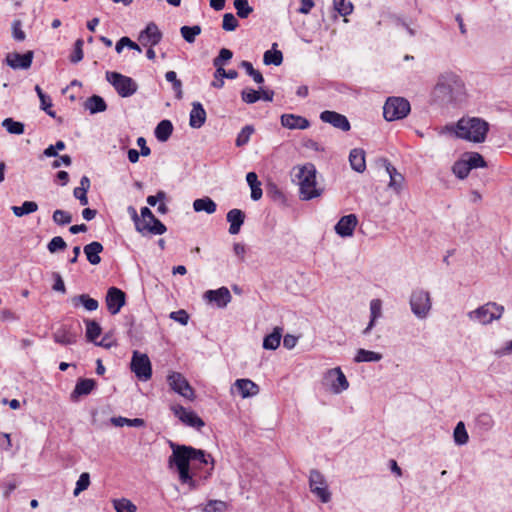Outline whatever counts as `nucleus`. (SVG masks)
Masks as SVG:
<instances>
[{
    "instance_id": "nucleus-1",
    "label": "nucleus",
    "mask_w": 512,
    "mask_h": 512,
    "mask_svg": "<svg viewBox=\"0 0 512 512\" xmlns=\"http://www.w3.org/2000/svg\"><path fill=\"white\" fill-rule=\"evenodd\" d=\"M448 131L455 132L456 136L475 143L485 140L489 130V124L480 118H462L455 126H446Z\"/></svg>"
},
{
    "instance_id": "nucleus-2",
    "label": "nucleus",
    "mask_w": 512,
    "mask_h": 512,
    "mask_svg": "<svg viewBox=\"0 0 512 512\" xmlns=\"http://www.w3.org/2000/svg\"><path fill=\"white\" fill-rule=\"evenodd\" d=\"M465 91V86L461 78L452 73L442 74L435 86V94L442 102L451 103L459 100Z\"/></svg>"
},
{
    "instance_id": "nucleus-3",
    "label": "nucleus",
    "mask_w": 512,
    "mask_h": 512,
    "mask_svg": "<svg viewBox=\"0 0 512 512\" xmlns=\"http://www.w3.org/2000/svg\"><path fill=\"white\" fill-rule=\"evenodd\" d=\"M316 173V168L312 163L298 168L295 178L298 180L301 200L308 201L322 194L323 190L317 187Z\"/></svg>"
},
{
    "instance_id": "nucleus-4",
    "label": "nucleus",
    "mask_w": 512,
    "mask_h": 512,
    "mask_svg": "<svg viewBox=\"0 0 512 512\" xmlns=\"http://www.w3.org/2000/svg\"><path fill=\"white\" fill-rule=\"evenodd\" d=\"M105 77L122 98L131 97L138 90V84L133 78L119 72L107 71Z\"/></svg>"
},
{
    "instance_id": "nucleus-5",
    "label": "nucleus",
    "mask_w": 512,
    "mask_h": 512,
    "mask_svg": "<svg viewBox=\"0 0 512 512\" xmlns=\"http://www.w3.org/2000/svg\"><path fill=\"white\" fill-rule=\"evenodd\" d=\"M504 312V307L495 302H488L477 309L470 311L467 316L472 321H477L480 324L487 325L494 320L501 318Z\"/></svg>"
},
{
    "instance_id": "nucleus-6",
    "label": "nucleus",
    "mask_w": 512,
    "mask_h": 512,
    "mask_svg": "<svg viewBox=\"0 0 512 512\" xmlns=\"http://www.w3.org/2000/svg\"><path fill=\"white\" fill-rule=\"evenodd\" d=\"M411 110L408 100L403 97H389L383 106L385 120L391 122L405 118Z\"/></svg>"
},
{
    "instance_id": "nucleus-7",
    "label": "nucleus",
    "mask_w": 512,
    "mask_h": 512,
    "mask_svg": "<svg viewBox=\"0 0 512 512\" xmlns=\"http://www.w3.org/2000/svg\"><path fill=\"white\" fill-rule=\"evenodd\" d=\"M172 454L169 457V466L175 465L177 469L179 468H189L190 462L193 457L192 454H199L202 456L201 449H195L191 446L185 445H177L171 443Z\"/></svg>"
},
{
    "instance_id": "nucleus-8",
    "label": "nucleus",
    "mask_w": 512,
    "mask_h": 512,
    "mask_svg": "<svg viewBox=\"0 0 512 512\" xmlns=\"http://www.w3.org/2000/svg\"><path fill=\"white\" fill-rule=\"evenodd\" d=\"M410 306L413 314L419 318L424 319L428 316L431 307V297L428 291L423 289H416L412 292L410 297Z\"/></svg>"
},
{
    "instance_id": "nucleus-9",
    "label": "nucleus",
    "mask_w": 512,
    "mask_h": 512,
    "mask_svg": "<svg viewBox=\"0 0 512 512\" xmlns=\"http://www.w3.org/2000/svg\"><path fill=\"white\" fill-rule=\"evenodd\" d=\"M310 491L318 497L321 502L327 503L331 500V493L324 475L317 469L310 470L309 473Z\"/></svg>"
},
{
    "instance_id": "nucleus-10",
    "label": "nucleus",
    "mask_w": 512,
    "mask_h": 512,
    "mask_svg": "<svg viewBox=\"0 0 512 512\" xmlns=\"http://www.w3.org/2000/svg\"><path fill=\"white\" fill-rule=\"evenodd\" d=\"M167 382L171 390H173L175 393L190 401L195 399L194 389L181 373L171 372L167 376Z\"/></svg>"
},
{
    "instance_id": "nucleus-11",
    "label": "nucleus",
    "mask_w": 512,
    "mask_h": 512,
    "mask_svg": "<svg viewBox=\"0 0 512 512\" xmlns=\"http://www.w3.org/2000/svg\"><path fill=\"white\" fill-rule=\"evenodd\" d=\"M131 370L141 381H147L152 377V366L149 357L138 351H134L131 359Z\"/></svg>"
},
{
    "instance_id": "nucleus-12",
    "label": "nucleus",
    "mask_w": 512,
    "mask_h": 512,
    "mask_svg": "<svg viewBox=\"0 0 512 512\" xmlns=\"http://www.w3.org/2000/svg\"><path fill=\"white\" fill-rule=\"evenodd\" d=\"M171 410L187 426L200 430L205 425L204 421L195 412L189 411L181 405H173Z\"/></svg>"
},
{
    "instance_id": "nucleus-13",
    "label": "nucleus",
    "mask_w": 512,
    "mask_h": 512,
    "mask_svg": "<svg viewBox=\"0 0 512 512\" xmlns=\"http://www.w3.org/2000/svg\"><path fill=\"white\" fill-rule=\"evenodd\" d=\"M125 293L116 287H110L106 294V305L108 311L115 315L119 313L120 309L125 305Z\"/></svg>"
},
{
    "instance_id": "nucleus-14",
    "label": "nucleus",
    "mask_w": 512,
    "mask_h": 512,
    "mask_svg": "<svg viewBox=\"0 0 512 512\" xmlns=\"http://www.w3.org/2000/svg\"><path fill=\"white\" fill-rule=\"evenodd\" d=\"M33 57V51H27L24 54L13 52L7 54L5 62L12 69H28L31 67Z\"/></svg>"
},
{
    "instance_id": "nucleus-15",
    "label": "nucleus",
    "mask_w": 512,
    "mask_h": 512,
    "mask_svg": "<svg viewBox=\"0 0 512 512\" xmlns=\"http://www.w3.org/2000/svg\"><path fill=\"white\" fill-rule=\"evenodd\" d=\"M321 121L331 124L333 127L342 131H349L351 128L350 122L345 115L335 111L325 110L320 113Z\"/></svg>"
},
{
    "instance_id": "nucleus-16",
    "label": "nucleus",
    "mask_w": 512,
    "mask_h": 512,
    "mask_svg": "<svg viewBox=\"0 0 512 512\" xmlns=\"http://www.w3.org/2000/svg\"><path fill=\"white\" fill-rule=\"evenodd\" d=\"M358 224V219L355 214L345 215L335 225V232L341 237H351Z\"/></svg>"
},
{
    "instance_id": "nucleus-17",
    "label": "nucleus",
    "mask_w": 512,
    "mask_h": 512,
    "mask_svg": "<svg viewBox=\"0 0 512 512\" xmlns=\"http://www.w3.org/2000/svg\"><path fill=\"white\" fill-rule=\"evenodd\" d=\"M204 298L210 303H215L217 307L224 308L231 301L232 296L227 287H221L216 290L206 291Z\"/></svg>"
},
{
    "instance_id": "nucleus-18",
    "label": "nucleus",
    "mask_w": 512,
    "mask_h": 512,
    "mask_svg": "<svg viewBox=\"0 0 512 512\" xmlns=\"http://www.w3.org/2000/svg\"><path fill=\"white\" fill-rule=\"evenodd\" d=\"M96 387V381L90 378H79L70 395L72 402H77L81 396L89 395Z\"/></svg>"
},
{
    "instance_id": "nucleus-19",
    "label": "nucleus",
    "mask_w": 512,
    "mask_h": 512,
    "mask_svg": "<svg viewBox=\"0 0 512 512\" xmlns=\"http://www.w3.org/2000/svg\"><path fill=\"white\" fill-rule=\"evenodd\" d=\"M162 39V33L155 23H149L146 28L140 33L139 41L146 46L150 43L151 46H156Z\"/></svg>"
},
{
    "instance_id": "nucleus-20",
    "label": "nucleus",
    "mask_w": 512,
    "mask_h": 512,
    "mask_svg": "<svg viewBox=\"0 0 512 512\" xmlns=\"http://www.w3.org/2000/svg\"><path fill=\"white\" fill-rule=\"evenodd\" d=\"M281 125L287 129L305 130L310 127V122L303 116L295 114L281 115Z\"/></svg>"
},
{
    "instance_id": "nucleus-21",
    "label": "nucleus",
    "mask_w": 512,
    "mask_h": 512,
    "mask_svg": "<svg viewBox=\"0 0 512 512\" xmlns=\"http://www.w3.org/2000/svg\"><path fill=\"white\" fill-rule=\"evenodd\" d=\"M245 213L241 209L233 208L227 215L226 220L229 223V233L236 235L240 232L242 225L245 221Z\"/></svg>"
},
{
    "instance_id": "nucleus-22",
    "label": "nucleus",
    "mask_w": 512,
    "mask_h": 512,
    "mask_svg": "<svg viewBox=\"0 0 512 512\" xmlns=\"http://www.w3.org/2000/svg\"><path fill=\"white\" fill-rule=\"evenodd\" d=\"M206 117H207V114H206L205 109L203 108V105L198 101L193 102L192 109H191L190 115H189L190 127L194 128V129L201 128L205 124Z\"/></svg>"
},
{
    "instance_id": "nucleus-23",
    "label": "nucleus",
    "mask_w": 512,
    "mask_h": 512,
    "mask_svg": "<svg viewBox=\"0 0 512 512\" xmlns=\"http://www.w3.org/2000/svg\"><path fill=\"white\" fill-rule=\"evenodd\" d=\"M78 335L72 332L69 327L63 325L53 333V339L61 345H72L77 342Z\"/></svg>"
},
{
    "instance_id": "nucleus-24",
    "label": "nucleus",
    "mask_w": 512,
    "mask_h": 512,
    "mask_svg": "<svg viewBox=\"0 0 512 512\" xmlns=\"http://www.w3.org/2000/svg\"><path fill=\"white\" fill-rule=\"evenodd\" d=\"M242 398L255 396L259 393V386L250 379H237L234 383Z\"/></svg>"
},
{
    "instance_id": "nucleus-25",
    "label": "nucleus",
    "mask_w": 512,
    "mask_h": 512,
    "mask_svg": "<svg viewBox=\"0 0 512 512\" xmlns=\"http://www.w3.org/2000/svg\"><path fill=\"white\" fill-rule=\"evenodd\" d=\"M386 171L390 177L389 187L396 193H400L404 182V176L388 161L384 160Z\"/></svg>"
},
{
    "instance_id": "nucleus-26",
    "label": "nucleus",
    "mask_w": 512,
    "mask_h": 512,
    "mask_svg": "<svg viewBox=\"0 0 512 512\" xmlns=\"http://www.w3.org/2000/svg\"><path fill=\"white\" fill-rule=\"evenodd\" d=\"M328 377H335V380L332 381V389L335 393H341L342 391L348 389L349 382L339 367L329 370Z\"/></svg>"
},
{
    "instance_id": "nucleus-27",
    "label": "nucleus",
    "mask_w": 512,
    "mask_h": 512,
    "mask_svg": "<svg viewBox=\"0 0 512 512\" xmlns=\"http://www.w3.org/2000/svg\"><path fill=\"white\" fill-rule=\"evenodd\" d=\"M103 245L100 242L93 241L84 246V254L88 262L92 265H98L101 262L100 253L103 251Z\"/></svg>"
},
{
    "instance_id": "nucleus-28",
    "label": "nucleus",
    "mask_w": 512,
    "mask_h": 512,
    "mask_svg": "<svg viewBox=\"0 0 512 512\" xmlns=\"http://www.w3.org/2000/svg\"><path fill=\"white\" fill-rule=\"evenodd\" d=\"M349 162L353 170L362 173L366 169L365 151L361 148H354L350 151Z\"/></svg>"
},
{
    "instance_id": "nucleus-29",
    "label": "nucleus",
    "mask_w": 512,
    "mask_h": 512,
    "mask_svg": "<svg viewBox=\"0 0 512 512\" xmlns=\"http://www.w3.org/2000/svg\"><path fill=\"white\" fill-rule=\"evenodd\" d=\"M142 231L139 233L145 235L146 233H150L153 235H162L166 232V226L154 216V219L150 221H144L143 225H141Z\"/></svg>"
},
{
    "instance_id": "nucleus-30",
    "label": "nucleus",
    "mask_w": 512,
    "mask_h": 512,
    "mask_svg": "<svg viewBox=\"0 0 512 512\" xmlns=\"http://www.w3.org/2000/svg\"><path fill=\"white\" fill-rule=\"evenodd\" d=\"M74 307L82 305L87 311H95L99 307V302L91 298L88 294H80L71 298Z\"/></svg>"
},
{
    "instance_id": "nucleus-31",
    "label": "nucleus",
    "mask_w": 512,
    "mask_h": 512,
    "mask_svg": "<svg viewBox=\"0 0 512 512\" xmlns=\"http://www.w3.org/2000/svg\"><path fill=\"white\" fill-rule=\"evenodd\" d=\"M84 108L89 110L91 114H96L100 112H104L107 109V104L105 100L99 95H92L87 98L84 103Z\"/></svg>"
},
{
    "instance_id": "nucleus-32",
    "label": "nucleus",
    "mask_w": 512,
    "mask_h": 512,
    "mask_svg": "<svg viewBox=\"0 0 512 512\" xmlns=\"http://www.w3.org/2000/svg\"><path fill=\"white\" fill-rule=\"evenodd\" d=\"M173 132V125L170 120L160 121L154 131L155 137L160 142H166Z\"/></svg>"
},
{
    "instance_id": "nucleus-33",
    "label": "nucleus",
    "mask_w": 512,
    "mask_h": 512,
    "mask_svg": "<svg viewBox=\"0 0 512 512\" xmlns=\"http://www.w3.org/2000/svg\"><path fill=\"white\" fill-rule=\"evenodd\" d=\"M283 329L275 327L273 332L265 336L263 340V348L266 350H275L279 347Z\"/></svg>"
},
{
    "instance_id": "nucleus-34",
    "label": "nucleus",
    "mask_w": 512,
    "mask_h": 512,
    "mask_svg": "<svg viewBox=\"0 0 512 512\" xmlns=\"http://www.w3.org/2000/svg\"><path fill=\"white\" fill-rule=\"evenodd\" d=\"M193 209L196 212L204 211L207 214H213L217 209V205L210 197H203L193 202Z\"/></svg>"
},
{
    "instance_id": "nucleus-35",
    "label": "nucleus",
    "mask_w": 512,
    "mask_h": 512,
    "mask_svg": "<svg viewBox=\"0 0 512 512\" xmlns=\"http://www.w3.org/2000/svg\"><path fill=\"white\" fill-rule=\"evenodd\" d=\"M382 303L379 299H373L370 302V314L371 318L367 327L363 330V334L367 335L373 329L375 321L381 316Z\"/></svg>"
},
{
    "instance_id": "nucleus-36",
    "label": "nucleus",
    "mask_w": 512,
    "mask_h": 512,
    "mask_svg": "<svg viewBox=\"0 0 512 512\" xmlns=\"http://www.w3.org/2000/svg\"><path fill=\"white\" fill-rule=\"evenodd\" d=\"M246 181L251 188V198L254 201H258L262 197L261 183L258 181L257 174L255 172H249L246 175Z\"/></svg>"
},
{
    "instance_id": "nucleus-37",
    "label": "nucleus",
    "mask_w": 512,
    "mask_h": 512,
    "mask_svg": "<svg viewBox=\"0 0 512 512\" xmlns=\"http://www.w3.org/2000/svg\"><path fill=\"white\" fill-rule=\"evenodd\" d=\"M383 358L382 354L379 352H374L370 350H366L363 348L358 349L354 361L357 363L360 362H378Z\"/></svg>"
},
{
    "instance_id": "nucleus-38",
    "label": "nucleus",
    "mask_w": 512,
    "mask_h": 512,
    "mask_svg": "<svg viewBox=\"0 0 512 512\" xmlns=\"http://www.w3.org/2000/svg\"><path fill=\"white\" fill-rule=\"evenodd\" d=\"M86 325V338L89 342H95L96 339L101 335L102 328L95 320L85 319Z\"/></svg>"
},
{
    "instance_id": "nucleus-39",
    "label": "nucleus",
    "mask_w": 512,
    "mask_h": 512,
    "mask_svg": "<svg viewBox=\"0 0 512 512\" xmlns=\"http://www.w3.org/2000/svg\"><path fill=\"white\" fill-rule=\"evenodd\" d=\"M453 439L456 445L462 446L468 443L469 435L467 433L464 422L460 421L456 424L453 431Z\"/></svg>"
},
{
    "instance_id": "nucleus-40",
    "label": "nucleus",
    "mask_w": 512,
    "mask_h": 512,
    "mask_svg": "<svg viewBox=\"0 0 512 512\" xmlns=\"http://www.w3.org/2000/svg\"><path fill=\"white\" fill-rule=\"evenodd\" d=\"M276 43L273 44L272 50H267L264 53L263 61L266 65L273 64L275 66H279L283 62V54L280 50H276Z\"/></svg>"
},
{
    "instance_id": "nucleus-41",
    "label": "nucleus",
    "mask_w": 512,
    "mask_h": 512,
    "mask_svg": "<svg viewBox=\"0 0 512 512\" xmlns=\"http://www.w3.org/2000/svg\"><path fill=\"white\" fill-rule=\"evenodd\" d=\"M11 210L17 217L34 213L38 210V204L34 201H25L21 206H12Z\"/></svg>"
},
{
    "instance_id": "nucleus-42",
    "label": "nucleus",
    "mask_w": 512,
    "mask_h": 512,
    "mask_svg": "<svg viewBox=\"0 0 512 512\" xmlns=\"http://www.w3.org/2000/svg\"><path fill=\"white\" fill-rule=\"evenodd\" d=\"M2 127L10 134L21 135L25 131V125L22 122L15 121L13 118H6L2 121Z\"/></svg>"
},
{
    "instance_id": "nucleus-43",
    "label": "nucleus",
    "mask_w": 512,
    "mask_h": 512,
    "mask_svg": "<svg viewBox=\"0 0 512 512\" xmlns=\"http://www.w3.org/2000/svg\"><path fill=\"white\" fill-rule=\"evenodd\" d=\"M111 423L116 427H123L125 425L130 427H143L145 425V421L142 418L128 419L121 416L112 417Z\"/></svg>"
},
{
    "instance_id": "nucleus-44",
    "label": "nucleus",
    "mask_w": 512,
    "mask_h": 512,
    "mask_svg": "<svg viewBox=\"0 0 512 512\" xmlns=\"http://www.w3.org/2000/svg\"><path fill=\"white\" fill-rule=\"evenodd\" d=\"M201 27L199 25L194 26H182L180 33L184 40L188 43H193L195 38L201 34Z\"/></svg>"
},
{
    "instance_id": "nucleus-45",
    "label": "nucleus",
    "mask_w": 512,
    "mask_h": 512,
    "mask_svg": "<svg viewBox=\"0 0 512 512\" xmlns=\"http://www.w3.org/2000/svg\"><path fill=\"white\" fill-rule=\"evenodd\" d=\"M116 512H136L137 507L127 498L114 499L112 501Z\"/></svg>"
},
{
    "instance_id": "nucleus-46",
    "label": "nucleus",
    "mask_w": 512,
    "mask_h": 512,
    "mask_svg": "<svg viewBox=\"0 0 512 512\" xmlns=\"http://www.w3.org/2000/svg\"><path fill=\"white\" fill-rule=\"evenodd\" d=\"M452 171L459 179H465L469 175L471 168L467 161L462 159L453 164Z\"/></svg>"
},
{
    "instance_id": "nucleus-47",
    "label": "nucleus",
    "mask_w": 512,
    "mask_h": 512,
    "mask_svg": "<svg viewBox=\"0 0 512 512\" xmlns=\"http://www.w3.org/2000/svg\"><path fill=\"white\" fill-rule=\"evenodd\" d=\"M52 220L59 226L68 225L72 222V215L68 211L57 209L53 212Z\"/></svg>"
},
{
    "instance_id": "nucleus-48",
    "label": "nucleus",
    "mask_w": 512,
    "mask_h": 512,
    "mask_svg": "<svg viewBox=\"0 0 512 512\" xmlns=\"http://www.w3.org/2000/svg\"><path fill=\"white\" fill-rule=\"evenodd\" d=\"M202 512H225L227 503L221 500H209L204 506H199Z\"/></svg>"
},
{
    "instance_id": "nucleus-49",
    "label": "nucleus",
    "mask_w": 512,
    "mask_h": 512,
    "mask_svg": "<svg viewBox=\"0 0 512 512\" xmlns=\"http://www.w3.org/2000/svg\"><path fill=\"white\" fill-rule=\"evenodd\" d=\"M254 133V127L252 125L244 126L241 131L238 133L235 144L237 147H242L246 145L251 135Z\"/></svg>"
},
{
    "instance_id": "nucleus-50",
    "label": "nucleus",
    "mask_w": 512,
    "mask_h": 512,
    "mask_svg": "<svg viewBox=\"0 0 512 512\" xmlns=\"http://www.w3.org/2000/svg\"><path fill=\"white\" fill-rule=\"evenodd\" d=\"M233 57V52L227 48H222L217 57L213 59V66L216 69L224 68V65Z\"/></svg>"
},
{
    "instance_id": "nucleus-51",
    "label": "nucleus",
    "mask_w": 512,
    "mask_h": 512,
    "mask_svg": "<svg viewBox=\"0 0 512 512\" xmlns=\"http://www.w3.org/2000/svg\"><path fill=\"white\" fill-rule=\"evenodd\" d=\"M234 7L238 17L242 19L247 18L253 11V8L248 4V0H234Z\"/></svg>"
},
{
    "instance_id": "nucleus-52",
    "label": "nucleus",
    "mask_w": 512,
    "mask_h": 512,
    "mask_svg": "<svg viewBox=\"0 0 512 512\" xmlns=\"http://www.w3.org/2000/svg\"><path fill=\"white\" fill-rule=\"evenodd\" d=\"M83 45H84L83 39L79 38L75 41L73 52L71 53V55L69 57V60L71 63L76 64L83 59V57H84Z\"/></svg>"
},
{
    "instance_id": "nucleus-53",
    "label": "nucleus",
    "mask_w": 512,
    "mask_h": 512,
    "mask_svg": "<svg viewBox=\"0 0 512 512\" xmlns=\"http://www.w3.org/2000/svg\"><path fill=\"white\" fill-rule=\"evenodd\" d=\"M241 99L247 104H253L261 99V95L259 91L252 88H245L241 91Z\"/></svg>"
},
{
    "instance_id": "nucleus-54",
    "label": "nucleus",
    "mask_w": 512,
    "mask_h": 512,
    "mask_svg": "<svg viewBox=\"0 0 512 512\" xmlns=\"http://www.w3.org/2000/svg\"><path fill=\"white\" fill-rule=\"evenodd\" d=\"M470 166L471 170L479 167H486V162L481 154L477 152H471L467 154V158L465 159Z\"/></svg>"
},
{
    "instance_id": "nucleus-55",
    "label": "nucleus",
    "mask_w": 512,
    "mask_h": 512,
    "mask_svg": "<svg viewBox=\"0 0 512 512\" xmlns=\"http://www.w3.org/2000/svg\"><path fill=\"white\" fill-rule=\"evenodd\" d=\"M90 485V475L87 472H83L79 479L76 482V487L74 489L73 495L78 496L81 492L86 490Z\"/></svg>"
},
{
    "instance_id": "nucleus-56",
    "label": "nucleus",
    "mask_w": 512,
    "mask_h": 512,
    "mask_svg": "<svg viewBox=\"0 0 512 512\" xmlns=\"http://www.w3.org/2000/svg\"><path fill=\"white\" fill-rule=\"evenodd\" d=\"M67 248V244L66 242L64 241V239L60 236H55L53 237L48 245H47V249L50 253H56L58 251H63Z\"/></svg>"
},
{
    "instance_id": "nucleus-57",
    "label": "nucleus",
    "mask_w": 512,
    "mask_h": 512,
    "mask_svg": "<svg viewBox=\"0 0 512 512\" xmlns=\"http://www.w3.org/2000/svg\"><path fill=\"white\" fill-rule=\"evenodd\" d=\"M124 46H127L129 47L130 49H133V50H136L138 52H141V48L140 46L133 42L129 37H122L117 43H116V46H115V50L117 53H121Z\"/></svg>"
},
{
    "instance_id": "nucleus-58",
    "label": "nucleus",
    "mask_w": 512,
    "mask_h": 512,
    "mask_svg": "<svg viewBox=\"0 0 512 512\" xmlns=\"http://www.w3.org/2000/svg\"><path fill=\"white\" fill-rule=\"evenodd\" d=\"M476 424L478 427L484 430H489L492 428L494 421L490 414L488 413H482L477 416L476 418Z\"/></svg>"
},
{
    "instance_id": "nucleus-59",
    "label": "nucleus",
    "mask_w": 512,
    "mask_h": 512,
    "mask_svg": "<svg viewBox=\"0 0 512 512\" xmlns=\"http://www.w3.org/2000/svg\"><path fill=\"white\" fill-rule=\"evenodd\" d=\"M335 10L342 16H347L352 13L353 5L345 3V0H333Z\"/></svg>"
},
{
    "instance_id": "nucleus-60",
    "label": "nucleus",
    "mask_w": 512,
    "mask_h": 512,
    "mask_svg": "<svg viewBox=\"0 0 512 512\" xmlns=\"http://www.w3.org/2000/svg\"><path fill=\"white\" fill-rule=\"evenodd\" d=\"M239 23L232 13H226L223 16L222 28L226 31H234Z\"/></svg>"
},
{
    "instance_id": "nucleus-61",
    "label": "nucleus",
    "mask_w": 512,
    "mask_h": 512,
    "mask_svg": "<svg viewBox=\"0 0 512 512\" xmlns=\"http://www.w3.org/2000/svg\"><path fill=\"white\" fill-rule=\"evenodd\" d=\"M12 34L15 40L23 41L26 37L25 32L22 30V22L16 19L12 23Z\"/></svg>"
},
{
    "instance_id": "nucleus-62",
    "label": "nucleus",
    "mask_w": 512,
    "mask_h": 512,
    "mask_svg": "<svg viewBox=\"0 0 512 512\" xmlns=\"http://www.w3.org/2000/svg\"><path fill=\"white\" fill-rule=\"evenodd\" d=\"M39 99H40L41 109L44 110L50 117L55 118L56 113H55V111L51 110L52 100H51L50 96L44 95V96H41V98H39Z\"/></svg>"
},
{
    "instance_id": "nucleus-63",
    "label": "nucleus",
    "mask_w": 512,
    "mask_h": 512,
    "mask_svg": "<svg viewBox=\"0 0 512 512\" xmlns=\"http://www.w3.org/2000/svg\"><path fill=\"white\" fill-rule=\"evenodd\" d=\"M192 461H196V462H199L200 464H204V465H207V464H211V468L210 470L213 469L214 467V460L213 458L211 457L210 454H207L204 450H202V456H200L199 454H192Z\"/></svg>"
},
{
    "instance_id": "nucleus-64",
    "label": "nucleus",
    "mask_w": 512,
    "mask_h": 512,
    "mask_svg": "<svg viewBox=\"0 0 512 512\" xmlns=\"http://www.w3.org/2000/svg\"><path fill=\"white\" fill-rule=\"evenodd\" d=\"M170 318L182 325H186L189 320V315L185 310L174 311L170 314Z\"/></svg>"
}]
</instances>
